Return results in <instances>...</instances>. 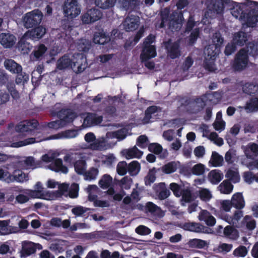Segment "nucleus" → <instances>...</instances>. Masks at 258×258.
<instances>
[{
    "mask_svg": "<svg viewBox=\"0 0 258 258\" xmlns=\"http://www.w3.org/2000/svg\"><path fill=\"white\" fill-rule=\"evenodd\" d=\"M205 171V166L199 163L194 165L192 169L191 172L194 175H200L204 173Z\"/></svg>",
    "mask_w": 258,
    "mask_h": 258,
    "instance_id": "nucleus-63",
    "label": "nucleus"
},
{
    "mask_svg": "<svg viewBox=\"0 0 258 258\" xmlns=\"http://www.w3.org/2000/svg\"><path fill=\"white\" fill-rule=\"evenodd\" d=\"M98 172L99 171L98 169L95 167H92L85 173V179L89 180L95 179L96 178Z\"/></svg>",
    "mask_w": 258,
    "mask_h": 258,
    "instance_id": "nucleus-58",
    "label": "nucleus"
},
{
    "mask_svg": "<svg viewBox=\"0 0 258 258\" xmlns=\"http://www.w3.org/2000/svg\"><path fill=\"white\" fill-rule=\"evenodd\" d=\"M34 28L31 30L27 31L26 32L29 36L31 40L39 39L46 33V29L41 26L39 25Z\"/></svg>",
    "mask_w": 258,
    "mask_h": 258,
    "instance_id": "nucleus-24",
    "label": "nucleus"
},
{
    "mask_svg": "<svg viewBox=\"0 0 258 258\" xmlns=\"http://www.w3.org/2000/svg\"><path fill=\"white\" fill-rule=\"evenodd\" d=\"M86 163L84 160H79L74 164L75 171L80 175L84 173L86 170Z\"/></svg>",
    "mask_w": 258,
    "mask_h": 258,
    "instance_id": "nucleus-45",
    "label": "nucleus"
},
{
    "mask_svg": "<svg viewBox=\"0 0 258 258\" xmlns=\"http://www.w3.org/2000/svg\"><path fill=\"white\" fill-rule=\"evenodd\" d=\"M7 88L8 90V92L9 93L10 96L11 95L14 99L17 100L20 98L19 93L16 90L15 84L13 83H8L7 85Z\"/></svg>",
    "mask_w": 258,
    "mask_h": 258,
    "instance_id": "nucleus-48",
    "label": "nucleus"
},
{
    "mask_svg": "<svg viewBox=\"0 0 258 258\" xmlns=\"http://www.w3.org/2000/svg\"><path fill=\"white\" fill-rule=\"evenodd\" d=\"M115 0H95L96 5L102 9H108L114 6Z\"/></svg>",
    "mask_w": 258,
    "mask_h": 258,
    "instance_id": "nucleus-46",
    "label": "nucleus"
},
{
    "mask_svg": "<svg viewBox=\"0 0 258 258\" xmlns=\"http://www.w3.org/2000/svg\"><path fill=\"white\" fill-rule=\"evenodd\" d=\"M156 55V47L154 45H143L140 58L141 60H148L152 58L155 57Z\"/></svg>",
    "mask_w": 258,
    "mask_h": 258,
    "instance_id": "nucleus-20",
    "label": "nucleus"
},
{
    "mask_svg": "<svg viewBox=\"0 0 258 258\" xmlns=\"http://www.w3.org/2000/svg\"><path fill=\"white\" fill-rule=\"evenodd\" d=\"M172 17L169 23V28L172 31H178L182 26L183 15L182 13H176V15L173 14Z\"/></svg>",
    "mask_w": 258,
    "mask_h": 258,
    "instance_id": "nucleus-22",
    "label": "nucleus"
},
{
    "mask_svg": "<svg viewBox=\"0 0 258 258\" xmlns=\"http://www.w3.org/2000/svg\"><path fill=\"white\" fill-rule=\"evenodd\" d=\"M140 164L137 161H133L127 165V172L131 176L136 175L140 170Z\"/></svg>",
    "mask_w": 258,
    "mask_h": 258,
    "instance_id": "nucleus-36",
    "label": "nucleus"
},
{
    "mask_svg": "<svg viewBox=\"0 0 258 258\" xmlns=\"http://www.w3.org/2000/svg\"><path fill=\"white\" fill-rule=\"evenodd\" d=\"M43 17L42 13L39 9H35L26 13L23 18L24 27L28 29L39 26Z\"/></svg>",
    "mask_w": 258,
    "mask_h": 258,
    "instance_id": "nucleus-3",
    "label": "nucleus"
},
{
    "mask_svg": "<svg viewBox=\"0 0 258 258\" xmlns=\"http://www.w3.org/2000/svg\"><path fill=\"white\" fill-rule=\"evenodd\" d=\"M65 17L74 19L81 13V6L77 0H66L63 6Z\"/></svg>",
    "mask_w": 258,
    "mask_h": 258,
    "instance_id": "nucleus-5",
    "label": "nucleus"
},
{
    "mask_svg": "<svg viewBox=\"0 0 258 258\" xmlns=\"http://www.w3.org/2000/svg\"><path fill=\"white\" fill-rule=\"evenodd\" d=\"M223 174L219 170H211V183L214 184L219 183L223 179Z\"/></svg>",
    "mask_w": 258,
    "mask_h": 258,
    "instance_id": "nucleus-39",
    "label": "nucleus"
},
{
    "mask_svg": "<svg viewBox=\"0 0 258 258\" xmlns=\"http://www.w3.org/2000/svg\"><path fill=\"white\" fill-rule=\"evenodd\" d=\"M117 173L121 176L124 175L127 172V164L125 161L119 162L117 165Z\"/></svg>",
    "mask_w": 258,
    "mask_h": 258,
    "instance_id": "nucleus-54",
    "label": "nucleus"
},
{
    "mask_svg": "<svg viewBox=\"0 0 258 258\" xmlns=\"http://www.w3.org/2000/svg\"><path fill=\"white\" fill-rule=\"evenodd\" d=\"M38 125L39 122L36 119L24 120L16 125L15 130L22 135H29L34 132Z\"/></svg>",
    "mask_w": 258,
    "mask_h": 258,
    "instance_id": "nucleus-6",
    "label": "nucleus"
},
{
    "mask_svg": "<svg viewBox=\"0 0 258 258\" xmlns=\"http://www.w3.org/2000/svg\"><path fill=\"white\" fill-rule=\"evenodd\" d=\"M224 41L223 38L222 37L220 33H216L213 35L212 38V44H211V50H213L214 48L215 51L219 52L220 47L223 44Z\"/></svg>",
    "mask_w": 258,
    "mask_h": 258,
    "instance_id": "nucleus-32",
    "label": "nucleus"
},
{
    "mask_svg": "<svg viewBox=\"0 0 258 258\" xmlns=\"http://www.w3.org/2000/svg\"><path fill=\"white\" fill-rule=\"evenodd\" d=\"M5 66L7 70L14 74L20 72L22 70L21 66L13 59H7L5 60Z\"/></svg>",
    "mask_w": 258,
    "mask_h": 258,
    "instance_id": "nucleus-30",
    "label": "nucleus"
},
{
    "mask_svg": "<svg viewBox=\"0 0 258 258\" xmlns=\"http://www.w3.org/2000/svg\"><path fill=\"white\" fill-rule=\"evenodd\" d=\"M121 153L127 159L134 158H140L143 153V152L139 150L136 146L129 149L123 150Z\"/></svg>",
    "mask_w": 258,
    "mask_h": 258,
    "instance_id": "nucleus-26",
    "label": "nucleus"
},
{
    "mask_svg": "<svg viewBox=\"0 0 258 258\" xmlns=\"http://www.w3.org/2000/svg\"><path fill=\"white\" fill-rule=\"evenodd\" d=\"M233 41L235 44L243 46L247 41V33L243 31H239L234 34Z\"/></svg>",
    "mask_w": 258,
    "mask_h": 258,
    "instance_id": "nucleus-31",
    "label": "nucleus"
},
{
    "mask_svg": "<svg viewBox=\"0 0 258 258\" xmlns=\"http://www.w3.org/2000/svg\"><path fill=\"white\" fill-rule=\"evenodd\" d=\"M246 109L251 110L258 109V98L256 97L252 98L250 99L249 102L246 104Z\"/></svg>",
    "mask_w": 258,
    "mask_h": 258,
    "instance_id": "nucleus-62",
    "label": "nucleus"
},
{
    "mask_svg": "<svg viewBox=\"0 0 258 258\" xmlns=\"http://www.w3.org/2000/svg\"><path fill=\"white\" fill-rule=\"evenodd\" d=\"M31 40L29 36L25 33L20 38L17 43L18 49L23 53H28L32 47V45L29 42Z\"/></svg>",
    "mask_w": 258,
    "mask_h": 258,
    "instance_id": "nucleus-15",
    "label": "nucleus"
},
{
    "mask_svg": "<svg viewBox=\"0 0 258 258\" xmlns=\"http://www.w3.org/2000/svg\"><path fill=\"white\" fill-rule=\"evenodd\" d=\"M231 202L236 209L240 210L244 208L245 202L242 193L237 192L232 197Z\"/></svg>",
    "mask_w": 258,
    "mask_h": 258,
    "instance_id": "nucleus-27",
    "label": "nucleus"
},
{
    "mask_svg": "<svg viewBox=\"0 0 258 258\" xmlns=\"http://www.w3.org/2000/svg\"><path fill=\"white\" fill-rule=\"evenodd\" d=\"M177 165L174 161L168 162L161 168L162 172L165 174H171L177 170Z\"/></svg>",
    "mask_w": 258,
    "mask_h": 258,
    "instance_id": "nucleus-43",
    "label": "nucleus"
},
{
    "mask_svg": "<svg viewBox=\"0 0 258 258\" xmlns=\"http://www.w3.org/2000/svg\"><path fill=\"white\" fill-rule=\"evenodd\" d=\"M256 86L252 83H246L243 86L242 89L244 93L248 95L255 93Z\"/></svg>",
    "mask_w": 258,
    "mask_h": 258,
    "instance_id": "nucleus-60",
    "label": "nucleus"
},
{
    "mask_svg": "<svg viewBox=\"0 0 258 258\" xmlns=\"http://www.w3.org/2000/svg\"><path fill=\"white\" fill-rule=\"evenodd\" d=\"M11 180L12 182L14 181L23 182L28 180V175L21 170H15L12 174Z\"/></svg>",
    "mask_w": 258,
    "mask_h": 258,
    "instance_id": "nucleus-33",
    "label": "nucleus"
},
{
    "mask_svg": "<svg viewBox=\"0 0 258 258\" xmlns=\"http://www.w3.org/2000/svg\"><path fill=\"white\" fill-rule=\"evenodd\" d=\"M209 101L210 92L207 91L200 96L186 98L183 105L186 106V110L189 114H197L202 113Z\"/></svg>",
    "mask_w": 258,
    "mask_h": 258,
    "instance_id": "nucleus-1",
    "label": "nucleus"
},
{
    "mask_svg": "<svg viewBox=\"0 0 258 258\" xmlns=\"http://www.w3.org/2000/svg\"><path fill=\"white\" fill-rule=\"evenodd\" d=\"M9 224V221H0V235H8L12 233Z\"/></svg>",
    "mask_w": 258,
    "mask_h": 258,
    "instance_id": "nucleus-49",
    "label": "nucleus"
},
{
    "mask_svg": "<svg viewBox=\"0 0 258 258\" xmlns=\"http://www.w3.org/2000/svg\"><path fill=\"white\" fill-rule=\"evenodd\" d=\"M48 167L51 170L57 172L61 171L63 173H67L68 172V168L63 165L62 160L60 158L54 159L53 161L51 162L48 165Z\"/></svg>",
    "mask_w": 258,
    "mask_h": 258,
    "instance_id": "nucleus-25",
    "label": "nucleus"
},
{
    "mask_svg": "<svg viewBox=\"0 0 258 258\" xmlns=\"http://www.w3.org/2000/svg\"><path fill=\"white\" fill-rule=\"evenodd\" d=\"M10 100V95L5 90H0V106L6 105Z\"/></svg>",
    "mask_w": 258,
    "mask_h": 258,
    "instance_id": "nucleus-52",
    "label": "nucleus"
},
{
    "mask_svg": "<svg viewBox=\"0 0 258 258\" xmlns=\"http://www.w3.org/2000/svg\"><path fill=\"white\" fill-rule=\"evenodd\" d=\"M221 192L225 194H229L233 188V185L227 180H224L219 185Z\"/></svg>",
    "mask_w": 258,
    "mask_h": 258,
    "instance_id": "nucleus-42",
    "label": "nucleus"
},
{
    "mask_svg": "<svg viewBox=\"0 0 258 258\" xmlns=\"http://www.w3.org/2000/svg\"><path fill=\"white\" fill-rule=\"evenodd\" d=\"M47 50V48L44 44H40L35 47L32 53V55L35 57V60H41L43 58Z\"/></svg>",
    "mask_w": 258,
    "mask_h": 258,
    "instance_id": "nucleus-28",
    "label": "nucleus"
},
{
    "mask_svg": "<svg viewBox=\"0 0 258 258\" xmlns=\"http://www.w3.org/2000/svg\"><path fill=\"white\" fill-rule=\"evenodd\" d=\"M226 177L232 181L233 183L239 181L240 176L238 172L229 169L225 174Z\"/></svg>",
    "mask_w": 258,
    "mask_h": 258,
    "instance_id": "nucleus-47",
    "label": "nucleus"
},
{
    "mask_svg": "<svg viewBox=\"0 0 258 258\" xmlns=\"http://www.w3.org/2000/svg\"><path fill=\"white\" fill-rule=\"evenodd\" d=\"M102 16V13L98 9H91L82 16L81 20L83 23L89 24L98 21Z\"/></svg>",
    "mask_w": 258,
    "mask_h": 258,
    "instance_id": "nucleus-9",
    "label": "nucleus"
},
{
    "mask_svg": "<svg viewBox=\"0 0 258 258\" xmlns=\"http://www.w3.org/2000/svg\"><path fill=\"white\" fill-rule=\"evenodd\" d=\"M72 69L77 74L83 72L87 67V58L83 53H75L72 56Z\"/></svg>",
    "mask_w": 258,
    "mask_h": 258,
    "instance_id": "nucleus-7",
    "label": "nucleus"
},
{
    "mask_svg": "<svg viewBox=\"0 0 258 258\" xmlns=\"http://www.w3.org/2000/svg\"><path fill=\"white\" fill-rule=\"evenodd\" d=\"M240 21L246 27H256L258 23V12L254 9H247L245 14L240 17Z\"/></svg>",
    "mask_w": 258,
    "mask_h": 258,
    "instance_id": "nucleus-8",
    "label": "nucleus"
},
{
    "mask_svg": "<svg viewBox=\"0 0 258 258\" xmlns=\"http://www.w3.org/2000/svg\"><path fill=\"white\" fill-rule=\"evenodd\" d=\"M223 162V157L217 152H213L211 157V166L214 167L221 166L222 165Z\"/></svg>",
    "mask_w": 258,
    "mask_h": 258,
    "instance_id": "nucleus-37",
    "label": "nucleus"
},
{
    "mask_svg": "<svg viewBox=\"0 0 258 258\" xmlns=\"http://www.w3.org/2000/svg\"><path fill=\"white\" fill-rule=\"evenodd\" d=\"M201 221H205L208 226H210V213L207 210H203L200 213L198 216Z\"/></svg>",
    "mask_w": 258,
    "mask_h": 258,
    "instance_id": "nucleus-59",
    "label": "nucleus"
},
{
    "mask_svg": "<svg viewBox=\"0 0 258 258\" xmlns=\"http://www.w3.org/2000/svg\"><path fill=\"white\" fill-rule=\"evenodd\" d=\"M253 1H250L246 3H236V6L233 7L232 9L231 14L232 16L236 18H239L240 20V17L245 14L247 10V6H251L253 4Z\"/></svg>",
    "mask_w": 258,
    "mask_h": 258,
    "instance_id": "nucleus-18",
    "label": "nucleus"
},
{
    "mask_svg": "<svg viewBox=\"0 0 258 258\" xmlns=\"http://www.w3.org/2000/svg\"><path fill=\"white\" fill-rule=\"evenodd\" d=\"M230 0H211V12L218 15H223L225 6Z\"/></svg>",
    "mask_w": 258,
    "mask_h": 258,
    "instance_id": "nucleus-16",
    "label": "nucleus"
},
{
    "mask_svg": "<svg viewBox=\"0 0 258 258\" xmlns=\"http://www.w3.org/2000/svg\"><path fill=\"white\" fill-rule=\"evenodd\" d=\"M180 227L185 231L200 233L205 232L209 233V228L199 223L196 222H185L180 224Z\"/></svg>",
    "mask_w": 258,
    "mask_h": 258,
    "instance_id": "nucleus-10",
    "label": "nucleus"
},
{
    "mask_svg": "<svg viewBox=\"0 0 258 258\" xmlns=\"http://www.w3.org/2000/svg\"><path fill=\"white\" fill-rule=\"evenodd\" d=\"M72 56L69 54H65L60 57L56 62V68L58 70H63L71 68L72 69Z\"/></svg>",
    "mask_w": 258,
    "mask_h": 258,
    "instance_id": "nucleus-23",
    "label": "nucleus"
},
{
    "mask_svg": "<svg viewBox=\"0 0 258 258\" xmlns=\"http://www.w3.org/2000/svg\"><path fill=\"white\" fill-rule=\"evenodd\" d=\"M242 223L245 225L246 229L248 230L251 231L256 227V221L252 218L251 216H245L243 218Z\"/></svg>",
    "mask_w": 258,
    "mask_h": 258,
    "instance_id": "nucleus-40",
    "label": "nucleus"
},
{
    "mask_svg": "<svg viewBox=\"0 0 258 258\" xmlns=\"http://www.w3.org/2000/svg\"><path fill=\"white\" fill-rule=\"evenodd\" d=\"M200 35V30L199 28L195 29L189 36L188 40V44L189 46H192L197 41Z\"/></svg>",
    "mask_w": 258,
    "mask_h": 258,
    "instance_id": "nucleus-51",
    "label": "nucleus"
},
{
    "mask_svg": "<svg viewBox=\"0 0 258 258\" xmlns=\"http://www.w3.org/2000/svg\"><path fill=\"white\" fill-rule=\"evenodd\" d=\"M16 37L13 34L4 33L0 34V43L4 48L13 47L16 42Z\"/></svg>",
    "mask_w": 258,
    "mask_h": 258,
    "instance_id": "nucleus-17",
    "label": "nucleus"
},
{
    "mask_svg": "<svg viewBox=\"0 0 258 258\" xmlns=\"http://www.w3.org/2000/svg\"><path fill=\"white\" fill-rule=\"evenodd\" d=\"M182 200L185 203H190L195 200L191 190L188 189H183L182 192Z\"/></svg>",
    "mask_w": 258,
    "mask_h": 258,
    "instance_id": "nucleus-50",
    "label": "nucleus"
},
{
    "mask_svg": "<svg viewBox=\"0 0 258 258\" xmlns=\"http://www.w3.org/2000/svg\"><path fill=\"white\" fill-rule=\"evenodd\" d=\"M187 244L191 248H203L206 246L207 243L205 240L195 238L189 240Z\"/></svg>",
    "mask_w": 258,
    "mask_h": 258,
    "instance_id": "nucleus-41",
    "label": "nucleus"
},
{
    "mask_svg": "<svg viewBox=\"0 0 258 258\" xmlns=\"http://www.w3.org/2000/svg\"><path fill=\"white\" fill-rule=\"evenodd\" d=\"M248 62L249 58L246 54L245 48H241L236 54L232 64V68L235 72H241L247 67Z\"/></svg>",
    "mask_w": 258,
    "mask_h": 258,
    "instance_id": "nucleus-4",
    "label": "nucleus"
},
{
    "mask_svg": "<svg viewBox=\"0 0 258 258\" xmlns=\"http://www.w3.org/2000/svg\"><path fill=\"white\" fill-rule=\"evenodd\" d=\"M168 56L171 59H175L181 55L180 45L178 42L172 43L170 40L165 42Z\"/></svg>",
    "mask_w": 258,
    "mask_h": 258,
    "instance_id": "nucleus-12",
    "label": "nucleus"
},
{
    "mask_svg": "<svg viewBox=\"0 0 258 258\" xmlns=\"http://www.w3.org/2000/svg\"><path fill=\"white\" fill-rule=\"evenodd\" d=\"M37 247L35 246V243L31 242L25 241L22 243V249L21 251V256L26 257L36 252Z\"/></svg>",
    "mask_w": 258,
    "mask_h": 258,
    "instance_id": "nucleus-21",
    "label": "nucleus"
},
{
    "mask_svg": "<svg viewBox=\"0 0 258 258\" xmlns=\"http://www.w3.org/2000/svg\"><path fill=\"white\" fill-rule=\"evenodd\" d=\"M139 17L131 15L125 19L122 25L125 31L129 32L136 30L139 27Z\"/></svg>",
    "mask_w": 258,
    "mask_h": 258,
    "instance_id": "nucleus-13",
    "label": "nucleus"
},
{
    "mask_svg": "<svg viewBox=\"0 0 258 258\" xmlns=\"http://www.w3.org/2000/svg\"><path fill=\"white\" fill-rule=\"evenodd\" d=\"M246 54L248 56L256 57L258 55V44L253 42H249L245 48Z\"/></svg>",
    "mask_w": 258,
    "mask_h": 258,
    "instance_id": "nucleus-35",
    "label": "nucleus"
},
{
    "mask_svg": "<svg viewBox=\"0 0 258 258\" xmlns=\"http://www.w3.org/2000/svg\"><path fill=\"white\" fill-rule=\"evenodd\" d=\"M158 107L153 105L148 107L145 111L144 121L145 123H149L152 118V115L157 111Z\"/></svg>",
    "mask_w": 258,
    "mask_h": 258,
    "instance_id": "nucleus-44",
    "label": "nucleus"
},
{
    "mask_svg": "<svg viewBox=\"0 0 258 258\" xmlns=\"http://www.w3.org/2000/svg\"><path fill=\"white\" fill-rule=\"evenodd\" d=\"M169 188L172 191L175 197H179L181 196L182 192V189L180 185L176 183L172 182L170 184Z\"/></svg>",
    "mask_w": 258,
    "mask_h": 258,
    "instance_id": "nucleus-57",
    "label": "nucleus"
},
{
    "mask_svg": "<svg viewBox=\"0 0 258 258\" xmlns=\"http://www.w3.org/2000/svg\"><path fill=\"white\" fill-rule=\"evenodd\" d=\"M12 174L7 170H5L0 167V180L5 181L7 183L12 182Z\"/></svg>",
    "mask_w": 258,
    "mask_h": 258,
    "instance_id": "nucleus-55",
    "label": "nucleus"
},
{
    "mask_svg": "<svg viewBox=\"0 0 258 258\" xmlns=\"http://www.w3.org/2000/svg\"><path fill=\"white\" fill-rule=\"evenodd\" d=\"M160 170V168L153 167L149 169L147 175L144 178L145 184L146 186H150L153 183L156 179V173Z\"/></svg>",
    "mask_w": 258,
    "mask_h": 258,
    "instance_id": "nucleus-29",
    "label": "nucleus"
},
{
    "mask_svg": "<svg viewBox=\"0 0 258 258\" xmlns=\"http://www.w3.org/2000/svg\"><path fill=\"white\" fill-rule=\"evenodd\" d=\"M148 150L155 154H160L163 148L161 145L157 143H150L148 145Z\"/></svg>",
    "mask_w": 258,
    "mask_h": 258,
    "instance_id": "nucleus-53",
    "label": "nucleus"
},
{
    "mask_svg": "<svg viewBox=\"0 0 258 258\" xmlns=\"http://www.w3.org/2000/svg\"><path fill=\"white\" fill-rule=\"evenodd\" d=\"M57 116L60 120L50 121L47 123L48 128L53 130H57L61 127V123H69L72 122L76 117L75 112L69 108H62L56 113Z\"/></svg>",
    "mask_w": 258,
    "mask_h": 258,
    "instance_id": "nucleus-2",
    "label": "nucleus"
},
{
    "mask_svg": "<svg viewBox=\"0 0 258 258\" xmlns=\"http://www.w3.org/2000/svg\"><path fill=\"white\" fill-rule=\"evenodd\" d=\"M153 189L158 199L160 200H166L171 194L169 189L166 187L165 182L154 184Z\"/></svg>",
    "mask_w": 258,
    "mask_h": 258,
    "instance_id": "nucleus-11",
    "label": "nucleus"
},
{
    "mask_svg": "<svg viewBox=\"0 0 258 258\" xmlns=\"http://www.w3.org/2000/svg\"><path fill=\"white\" fill-rule=\"evenodd\" d=\"M112 178L108 174H104L99 181V185L102 189H107L111 185Z\"/></svg>",
    "mask_w": 258,
    "mask_h": 258,
    "instance_id": "nucleus-38",
    "label": "nucleus"
},
{
    "mask_svg": "<svg viewBox=\"0 0 258 258\" xmlns=\"http://www.w3.org/2000/svg\"><path fill=\"white\" fill-rule=\"evenodd\" d=\"M30 196L33 198L40 199L49 201L56 199L57 197V193L51 192L49 191L34 189L30 191Z\"/></svg>",
    "mask_w": 258,
    "mask_h": 258,
    "instance_id": "nucleus-14",
    "label": "nucleus"
},
{
    "mask_svg": "<svg viewBox=\"0 0 258 258\" xmlns=\"http://www.w3.org/2000/svg\"><path fill=\"white\" fill-rule=\"evenodd\" d=\"M79 184L77 183H72L69 190V196L70 198L72 199L77 198L79 195Z\"/></svg>",
    "mask_w": 258,
    "mask_h": 258,
    "instance_id": "nucleus-56",
    "label": "nucleus"
},
{
    "mask_svg": "<svg viewBox=\"0 0 258 258\" xmlns=\"http://www.w3.org/2000/svg\"><path fill=\"white\" fill-rule=\"evenodd\" d=\"M211 141L219 147L222 146L224 144L223 139L219 137L218 134L215 132H211Z\"/></svg>",
    "mask_w": 258,
    "mask_h": 258,
    "instance_id": "nucleus-64",
    "label": "nucleus"
},
{
    "mask_svg": "<svg viewBox=\"0 0 258 258\" xmlns=\"http://www.w3.org/2000/svg\"><path fill=\"white\" fill-rule=\"evenodd\" d=\"M103 120L102 116L97 115L95 113H88L84 119L83 125L85 127H90L93 125H97L101 123Z\"/></svg>",
    "mask_w": 258,
    "mask_h": 258,
    "instance_id": "nucleus-19",
    "label": "nucleus"
},
{
    "mask_svg": "<svg viewBox=\"0 0 258 258\" xmlns=\"http://www.w3.org/2000/svg\"><path fill=\"white\" fill-rule=\"evenodd\" d=\"M93 41L96 44L104 45L110 41V38L105 33H96L94 35Z\"/></svg>",
    "mask_w": 258,
    "mask_h": 258,
    "instance_id": "nucleus-34",
    "label": "nucleus"
},
{
    "mask_svg": "<svg viewBox=\"0 0 258 258\" xmlns=\"http://www.w3.org/2000/svg\"><path fill=\"white\" fill-rule=\"evenodd\" d=\"M246 247L243 245H240L233 251V254L237 256L244 257L247 253Z\"/></svg>",
    "mask_w": 258,
    "mask_h": 258,
    "instance_id": "nucleus-61",
    "label": "nucleus"
}]
</instances>
